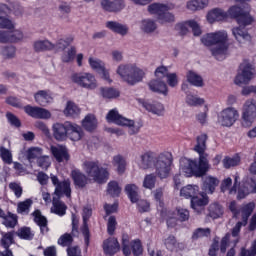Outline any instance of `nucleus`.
Segmentation results:
<instances>
[{"instance_id":"f257e3e1","label":"nucleus","mask_w":256,"mask_h":256,"mask_svg":"<svg viewBox=\"0 0 256 256\" xmlns=\"http://www.w3.org/2000/svg\"><path fill=\"white\" fill-rule=\"evenodd\" d=\"M207 134H200L196 138V145L194 151L199 155V161L188 158L180 160V172L185 177H204L207 174L211 165L209 164V154L207 151Z\"/></svg>"},{"instance_id":"f03ea898","label":"nucleus","mask_w":256,"mask_h":256,"mask_svg":"<svg viewBox=\"0 0 256 256\" xmlns=\"http://www.w3.org/2000/svg\"><path fill=\"white\" fill-rule=\"evenodd\" d=\"M201 43L210 48L211 55L217 61H224L229 55V35L227 31L220 30L208 33L201 38Z\"/></svg>"},{"instance_id":"7ed1b4c3","label":"nucleus","mask_w":256,"mask_h":256,"mask_svg":"<svg viewBox=\"0 0 256 256\" xmlns=\"http://www.w3.org/2000/svg\"><path fill=\"white\" fill-rule=\"evenodd\" d=\"M116 75L128 85H137L145 78V71L136 63H122L118 65Z\"/></svg>"},{"instance_id":"20e7f679","label":"nucleus","mask_w":256,"mask_h":256,"mask_svg":"<svg viewBox=\"0 0 256 256\" xmlns=\"http://www.w3.org/2000/svg\"><path fill=\"white\" fill-rule=\"evenodd\" d=\"M82 169L88 177L96 183H105L109 179V170L99 167V162L86 160L82 164Z\"/></svg>"},{"instance_id":"39448f33","label":"nucleus","mask_w":256,"mask_h":256,"mask_svg":"<svg viewBox=\"0 0 256 256\" xmlns=\"http://www.w3.org/2000/svg\"><path fill=\"white\" fill-rule=\"evenodd\" d=\"M173 165V154L171 152H162L157 155L154 162L155 174L159 179H167L171 175V166Z\"/></svg>"},{"instance_id":"423d86ee","label":"nucleus","mask_w":256,"mask_h":256,"mask_svg":"<svg viewBox=\"0 0 256 256\" xmlns=\"http://www.w3.org/2000/svg\"><path fill=\"white\" fill-rule=\"evenodd\" d=\"M106 120L108 121V123H115L116 125H120L121 127H128L130 135H135L139 133V127L135 126V121L121 116L117 109L110 110L106 115Z\"/></svg>"},{"instance_id":"0eeeda50","label":"nucleus","mask_w":256,"mask_h":256,"mask_svg":"<svg viewBox=\"0 0 256 256\" xmlns=\"http://www.w3.org/2000/svg\"><path fill=\"white\" fill-rule=\"evenodd\" d=\"M72 83L78 85V87H82L83 89H88L89 91H94L99 87L97 83V78L95 75L89 72H78L74 73L71 76Z\"/></svg>"},{"instance_id":"6e6552de","label":"nucleus","mask_w":256,"mask_h":256,"mask_svg":"<svg viewBox=\"0 0 256 256\" xmlns=\"http://www.w3.org/2000/svg\"><path fill=\"white\" fill-rule=\"evenodd\" d=\"M255 77V68L249 60H244L239 67V72L234 80L235 85H247Z\"/></svg>"},{"instance_id":"1a4fd4ad","label":"nucleus","mask_w":256,"mask_h":256,"mask_svg":"<svg viewBox=\"0 0 256 256\" xmlns=\"http://www.w3.org/2000/svg\"><path fill=\"white\" fill-rule=\"evenodd\" d=\"M238 119L239 110L235 107H227L218 114V123L222 127H233Z\"/></svg>"},{"instance_id":"9d476101","label":"nucleus","mask_w":256,"mask_h":256,"mask_svg":"<svg viewBox=\"0 0 256 256\" xmlns=\"http://www.w3.org/2000/svg\"><path fill=\"white\" fill-rule=\"evenodd\" d=\"M50 179L53 187H55L54 195H56L58 198L63 197V195L68 198L71 197V180L65 179L60 181L59 177L54 174L50 175Z\"/></svg>"},{"instance_id":"9b49d317","label":"nucleus","mask_w":256,"mask_h":256,"mask_svg":"<svg viewBox=\"0 0 256 256\" xmlns=\"http://www.w3.org/2000/svg\"><path fill=\"white\" fill-rule=\"evenodd\" d=\"M256 121V104L253 100H247L243 105L242 110V125L251 127Z\"/></svg>"},{"instance_id":"f8f14e48","label":"nucleus","mask_w":256,"mask_h":256,"mask_svg":"<svg viewBox=\"0 0 256 256\" xmlns=\"http://www.w3.org/2000/svg\"><path fill=\"white\" fill-rule=\"evenodd\" d=\"M228 15L236 19L238 25H251L254 21L253 16L249 12H243L239 6L230 7Z\"/></svg>"},{"instance_id":"ddd939ff","label":"nucleus","mask_w":256,"mask_h":256,"mask_svg":"<svg viewBox=\"0 0 256 256\" xmlns=\"http://www.w3.org/2000/svg\"><path fill=\"white\" fill-rule=\"evenodd\" d=\"M157 161V156L153 151H146L140 154L138 159V166L140 169L146 171L147 169H151L155 166V162Z\"/></svg>"},{"instance_id":"4468645a","label":"nucleus","mask_w":256,"mask_h":256,"mask_svg":"<svg viewBox=\"0 0 256 256\" xmlns=\"http://www.w3.org/2000/svg\"><path fill=\"white\" fill-rule=\"evenodd\" d=\"M70 122L55 123L52 126V133L56 141H67Z\"/></svg>"},{"instance_id":"2eb2a0df","label":"nucleus","mask_w":256,"mask_h":256,"mask_svg":"<svg viewBox=\"0 0 256 256\" xmlns=\"http://www.w3.org/2000/svg\"><path fill=\"white\" fill-rule=\"evenodd\" d=\"M248 25H239L232 28V35L240 45L251 42V34L245 29Z\"/></svg>"},{"instance_id":"dca6fc26","label":"nucleus","mask_w":256,"mask_h":256,"mask_svg":"<svg viewBox=\"0 0 256 256\" xmlns=\"http://www.w3.org/2000/svg\"><path fill=\"white\" fill-rule=\"evenodd\" d=\"M123 253L125 256L131 255V250L134 256H139L143 253V246L140 240H134L129 244V241L123 240Z\"/></svg>"},{"instance_id":"f3484780","label":"nucleus","mask_w":256,"mask_h":256,"mask_svg":"<svg viewBox=\"0 0 256 256\" xmlns=\"http://www.w3.org/2000/svg\"><path fill=\"white\" fill-rule=\"evenodd\" d=\"M34 99L41 107H47L53 103V93L49 90H39L34 94Z\"/></svg>"},{"instance_id":"a211bd4d","label":"nucleus","mask_w":256,"mask_h":256,"mask_svg":"<svg viewBox=\"0 0 256 256\" xmlns=\"http://www.w3.org/2000/svg\"><path fill=\"white\" fill-rule=\"evenodd\" d=\"M50 152L52 153L56 161H58V163H63V161H69V150H67V147L63 145L51 146Z\"/></svg>"},{"instance_id":"6ab92c4d","label":"nucleus","mask_w":256,"mask_h":256,"mask_svg":"<svg viewBox=\"0 0 256 256\" xmlns=\"http://www.w3.org/2000/svg\"><path fill=\"white\" fill-rule=\"evenodd\" d=\"M219 183L220 181L217 177L211 175L205 176L203 178L202 189L208 195H213V193H215V189L219 187Z\"/></svg>"},{"instance_id":"aec40b11","label":"nucleus","mask_w":256,"mask_h":256,"mask_svg":"<svg viewBox=\"0 0 256 256\" xmlns=\"http://www.w3.org/2000/svg\"><path fill=\"white\" fill-rule=\"evenodd\" d=\"M101 7L104 11L115 13L124 9L125 2L123 0H101Z\"/></svg>"},{"instance_id":"412c9836","label":"nucleus","mask_w":256,"mask_h":256,"mask_svg":"<svg viewBox=\"0 0 256 256\" xmlns=\"http://www.w3.org/2000/svg\"><path fill=\"white\" fill-rule=\"evenodd\" d=\"M209 197L206 194H200V196H195L191 199V207L196 211V213H203L205 211V205H208Z\"/></svg>"},{"instance_id":"4be33fe9","label":"nucleus","mask_w":256,"mask_h":256,"mask_svg":"<svg viewBox=\"0 0 256 256\" xmlns=\"http://www.w3.org/2000/svg\"><path fill=\"white\" fill-rule=\"evenodd\" d=\"M71 178L74 185L80 189H83V187H86V185L89 183V177H87V175H85L79 169H74L71 171Z\"/></svg>"},{"instance_id":"5701e85b","label":"nucleus","mask_w":256,"mask_h":256,"mask_svg":"<svg viewBox=\"0 0 256 256\" xmlns=\"http://www.w3.org/2000/svg\"><path fill=\"white\" fill-rule=\"evenodd\" d=\"M106 27L107 29H110V31H113V33H118V35H122V37H125V35L129 33V27L117 21L106 22Z\"/></svg>"},{"instance_id":"b1692460","label":"nucleus","mask_w":256,"mask_h":256,"mask_svg":"<svg viewBox=\"0 0 256 256\" xmlns=\"http://www.w3.org/2000/svg\"><path fill=\"white\" fill-rule=\"evenodd\" d=\"M103 250L106 255L113 256L119 251V242L115 238H108L104 241Z\"/></svg>"},{"instance_id":"393cba45","label":"nucleus","mask_w":256,"mask_h":256,"mask_svg":"<svg viewBox=\"0 0 256 256\" xmlns=\"http://www.w3.org/2000/svg\"><path fill=\"white\" fill-rule=\"evenodd\" d=\"M186 80L190 83V85H193L194 87H204L205 85L203 76L193 70L187 71Z\"/></svg>"},{"instance_id":"a878e982","label":"nucleus","mask_w":256,"mask_h":256,"mask_svg":"<svg viewBox=\"0 0 256 256\" xmlns=\"http://www.w3.org/2000/svg\"><path fill=\"white\" fill-rule=\"evenodd\" d=\"M33 49L36 53L53 51V49H55V44L51 43V41L49 40H36L33 43Z\"/></svg>"},{"instance_id":"bb28decb","label":"nucleus","mask_w":256,"mask_h":256,"mask_svg":"<svg viewBox=\"0 0 256 256\" xmlns=\"http://www.w3.org/2000/svg\"><path fill=\"white\" fill-rule=\"evenodd\" d=\"M68 137L71 141H81L83 139V129H81V126L70 122V125H68Z\"/></svg>"},{"instance_id":"cd10ccee","label":"nucleus","mask_w":256,"mask_h":256,"mask_svg":"<svg viewBox=\"0 0 256 256\" xmlns=\"http://www.w3.org/2000/svg\"><path fill=\"white\" fill-rule=\"evenodd\" d=\"M140 29L146 35H151L157 31V22L150 18L143 19L140 22Z\"/></svg>"},{"instance_id":"c85d7f7f","label":"nucleus","mask_w":256,"mask_h":256,"mask_svg":"<svg viewBox=\"0 0 256 256\" xmlns=\"http://www.w3.org/2000/svg\"><path fill=\"white\" fill-rule=\"evenodd\" d=\"M224 19H227V12L220 8H215L209 11L207 14V21L209 23H215V21H223Z\"/></svg>"},{"instance_id":"c756f323","label":"nucleus","mask_w":256,"mask_h":256,"mask_svg":"<svg viewBox=\"0 0 256 256\" xmlns=\"http://www.w3.org/2000/svg\"><path fill=\"white\" fill-rule=\"evenodd\" d=\"M148 86L149 89L154 93H161L162 95H167V84L159 79L151 80L148 83Z\"/></svg>"},{"instance_id":"7c9ffc66","label":"nucleus","mask_w":256,"mask_h":256,"mask_svg":"<svg viewBox=\"0 0 256 256\" xmlns=\"http://www.w3.org/2000/svg\"><path fill=\"white\" fill-rule=\"evenodd\" d=\"M142 105L146 111H149L154 115H163V113H165V107L163 106V104L159 102H154V103L143 102Z\"/></svg>"},{"instance_id":"2f4dec72","label":"nucleus","mask_w":256,"mask_h":256,"mask_svg":"<svg viewBox=\"0 0 256 256\" xmlns=\"http://www.w3.org/2000/svg\"><path fill=\"white\" fill-rule=\"evenodd\" d=\"M147 11L150 15H157V19H159V17L163 15L164 11H169V7L167 4L153 3L148 5Z\"/></svg>"},{"instance_id":"473e14b6","label":"nucleus","mask_w":256,"mask_h":256,"mask_svg":"<svg viewBox=\"0 0 256 256\" xmlns=\"http://www.w3.org/2000/svg\"><path fill=\"white\" fill-rule=\"evenodd\" d=\"M34 222L40 227L41 233L45 234L49 231L47 227V218L41 215V211L36 210L33 212Z\"/></svg>"},{"instance_id":"72a5a7b5","label":"nucleus","mask_w":256,"mask_h":256,"mask_svg":"<svg viewBox=\"0 0 256 256\" xmlns=\"http://www.w3.org/2000/svg\"><path fill=\"white\" fill-rule=\"evenodd\" d=\"M52 205V213H55L60 217H63V215H65L67 212V205H65V203L62 202L59 197H53Z\"/></svg>"},{"instance_id":"f704fd0d","label":"nucleus","mask_w":256,"mask_h":256,"mask_svg":"<svg viewBox=\"0 0 256 256\" xmlns=\"http://www.w3.org/2000/svg\"><path fill=\"white\" fill-rule=\"evenodd\" d=\"M254 210H255V203L253 202H250L248 204H243L240 207L239 213H241L242 221L244 225H247V221L249 217H251V214L253 213Z\"/></svg>"},{"instance_id":"c9c22d12","label":"nucleus","mask_w":256,"mask_h":256,"mask_svg":"<svg viewBox=\"0 0 256 256\" xmlns=\"http://www.w3.org/2000/svg\"><path fill=\"white\" fill-rule=\"evenodd\" d=\"M189 11H201L209 7V0H190L186 4Z\"/></svg>"},{"instance_id":"e433bc0d","label":"nucleus","mask_w":256,"mask_h":256,"mask_svg":"<svg viewBox=\"0 0 256 256\" xmlns=\"http://www.w3.org/2000/svg\"><path fill=\"white\" fill-rule=\"evenodd\" d=\"M112 165L117 168V173H119V175H123L125 169H127V160L121 155H116L112 159Z\"/></svg>"},{"instance_id":"4c0bfd02","label":"nucleus","mask_w":256,"mask_h":256,"mask_svg":"<svg viewBox=\"0 0 256 256\" xmlns=\"http://www.w3.org/2000/svg\"><path fill=\"white\" fill-rule=\"evenodd\" d=\"M125 193L132 203H137L139 201V187H137V185L127 184L125 186Z\"/></svg>"},{"instance_id":"58836bf2","label":"nucleus","mask_w":256,"mask_h":256,"mask_svg":"<svg viewBox=\"0 0 256 256\" xmlns=\"http://www.w3.org/2000/svg\"><path fill=\"white\" fill-rule=\"evenodd\" d=\"M198 193L199 186L197 185H187L180 190L181 197H185V199H193Z\"/></svg>"},{"instance_id":"ea45409f","label":"nucleus","mask_w":256,"mask_h":256,"mask_svg":"<svg viewBox=\"0 0 256 256\" xmlns=\"http://www.w3.org/2000/svg\"><path fill=\"white\" fill-rule=\"evenodd\" d=\"M66 117H79L81 115V109L74 102H67L66 108L64 110Z\"/></svg>"},{"instance_id":"a19ab883","label":"nucleus","mask_w":256,"mask_h":256,"mask_svg":"<svg viewBox=\"0 0 256 256\" xmlns=\"http://www.w3.org/2000/svg\"><path fill=\"white\" fill-rule=\"evenodd\" d=\"M43 155V149L39 147H30L26 151V159L29 161L30 165L35 161V159H39Z\"/></svg>"},{"instance_id":"79ce46f5","label":"nucleus","mask_w":256,"mask_h":256,"mask_svg":"<svg viewBox=\"0 0 256 256\" xmlns=\"http://www.w3.org/2000/svg\"><path fill=\"white\" fill-rule=\"evenodd\" d=\"M82 125L86 131H95L97 129V118L94 115H87L82 121Z\"/></svg>"},{"instance_id":"37998d69","label":"nucleus","mask_w":256,"mask_h":256,"mask_svg":"<svg viewBox=\"0 0 256 256\" xmlns=\"http://www.w3.org/2000/svg\"><path fill=\"white\" fill-rule=\"evenodd\" d=\"M100 93L103 97V99H117L119 97L120 93L119 90L115 88H100Z\"/></svg>"},{"instance_id":"c03bdc74","label":"nucleus","mask_w":256,"mask_h":256,"mask_svg":"<svg viewBox=\"0 0 256 256\" xmlns=\"http://www.w3.org/2000/svg\"><path fill=\"white\" fill-rule=\"evenodd\" d=\"M15 233L14 232H2L1 244L4 249H9L13 243H15Z\"/></svg>"},{"instance_id":"a18cd8bd","label":"nucleus","mask_w":256,"mask_h":256,"mask_svg":"<svg viewBox=\"0 0 256 256\" xmlns=\"http://www.w3.org/2000/svg\"><path fill=\"white\" fill-rule=\"evenodd\" d=\"M239 163H241V158H239V156H233V157L226 156L222 160L224 169H231V167H237Z\"/></svg>"},{"instance_id":"49530a36","label":"nucleus","mask_w":256,"mask_h":256,"mask_svg":"<svg viewBox=\"0 0 256 256\" xmlns=\"http://www.w3.org/2000/svg\"><path fill=\"white\" fill-rule=\"evenodd\" d=\"M156 183H157V174L150 173L144 177L143 187L144 189H155Z\"/></svg>"},{"instance_id":"de8ad7c7","label":"nucleus","mask_w":256,"mask_h":256,"mask_svg":"<svg viewBox=\"0 0 256 256\" xmlns=\"http://www.w3.org/2000/svg\"><path fill=\"white\" fill-rule=\"evenodd\" d=\"M209 217L212 219H219L223 215V208L218 203L211 204L209 206Z\"/></svg>"},{"instance_id":"09e8293b","label":"nucleus","mask_w":256,"mask_h":256,"mask_svg":"<svg viewBox=\"0 0 256 256\" xmlns=\"http://www.w3.org/2000/svg\"><path fill=\"white\" fill-rule=\"evenodd\" d=\"M33 205V200L26 199L23 202H19L17 206V212L21 215H29V209H31V206Z\"/></svg>"},{"instance_id":"8fccbe9b","label":"nucleus","mask_w":256,"mask_h":256,"mask_svg":"<svg viewBox=\"0 0 256 256\" xmlns=\"http://www.w3.org/2000/svg\"><path fill=\"white\" fill-rule=\"evenodd\" d=\"M158 21L161 23V25L175 23V14L169 12V10L164 11L163 14L158 18Z\"/></svg>"},{"instance_id":"3c124183","label":"nucleus","mask_w":256,"mask_h":256,"mask_svg":"<svg viewBox=\"0 0 256 256\" xmlns=\"http://www.w3.org/2000/svg\"><path fill=\"white\" fill-rule=\"evenodd\" d=\"M242 256H256V240L252 243V246L249 250L243 249L241 252ZM226 256H235V249L231 248Z\"/></svg>"},{"instance_id":"603ef678","label":"nucleus","mask_w":256,"mask_h":256,"mask_svg":"<svg viewBox=\"0 0 256 256\" xmlns=\"http://www.w3.org/2000/svg\"><path fill=\"white\" fill-rule=\"evenodd\" d=\"M107 191L111 197H119V195H121V187H119V183L116 181H111L108 183Z\"/></svg>"},{"instance_id":"864d4df0","label":"nucleus","mask_w":256,"mask_h":256,"mask_svg":"<svg viewBox=\"0 0 256 256\" xmlns=\"http://www.w3.org/2000/svg\"><path fill=\"white\" fill-rule=\"evenodd\" d=\"M164 245L166 249H168V251H175V249L179 247V243L173 235H170L166 239H164Z\"/></svg>"},{"instance_id":"5fc2aeb1","label":"nucleus","mask_w":256,"mask_h":256,"mask_svg":"<svg viewBox=\"0 0 256 256\" xmlns=\"http://www.w3.org/2000/svg\"><path fill=\"white\" fill-rule=\"evenodd\" d=\"M75 55H77V50L75 49V47L71 46L62 55L63 63H71V62H73V59H75Z\"/></svg>"},{"instance_id":"6e6d98bb","label":"nucleus","mask_w":256,"mask_h":256,"mask_svg":"<svg viewBox=\"0 0 256 256\" xmlns=\"http://www.w3.org/2000/svg\"><path fill=\"white\" fill-rule=\"evenodd\" d=\"M186 103L187 105H190V107H197V105H203V103H205V100L193 94H188L186 96Z\"/></svg>"},{"instance_id":"4d7b16f0","label":"nucleus","mask_w":256,"mask_h":256,"mask_svg":"<svg viewBox=\"0 0 256 256\" xmlns=\"http://www.w3.org/2000/svg\"><path fill=\"white\" fill-rule=\"evenodd\" d=\"M211 235V229L209 228H198L193 232L192 239H203V237H209Z\"/></svg>"},{"instance_id":"13d9d810","label":"nucleus","mask_w":256,"mask_h":256,"mask_svg":"<svg viewBox=\"0 0 256 256\" xmlns=\"http://www.w3.org/2000/svg\"><path fill=\"white\" fill-rule=\"evenodd\" d=\"M0 156L4 163H7V165H11L13 163V154H11V151L3 146L0 147Z\"/></svg>"},{"instance_id":"bf43d9fd","label":"nucleus","mask_w":256,"mask_h":256,"mask_svg":"<svg viewBox=\"0 0 256 256\" xmlns=\"http://www.w3.org/2000/svg\"><path fill=\"white\" fill-rule=\"evenodd\" d=\"M36 163L38 167H41V169H49V167H51V158L47 155H41L36 160Z\"/></svg>"},{"instance_id":"052dcab7","label":"nucleus","mask_w":256,"mask_h":256,"mask_svg":"<svg viewBox=\"0 0 256 256\" xmlns=\"http://www.w3.org/2000/svg\"><path fill=\"white\" fill-rule=\"evenodd\" d=\"M18 237H20V239H26V240H31L33 239V237H35V234H33V232H31V228L29 227H24L18 230L17 232Z\"/></svg>"},{"instance_id":"680f3d73","label":"nucleus","mask_w":256,"mask_h":256,"mask_svg":"<svg viewBox=\"0 0 256 256\" xmlns=\"http://www.w3.org/2000/svg\"><path fill=\"white\" fill-rule=\"evenodd\" d=\"M89 65L92 69H94L95 71H98V73L100 72L101 69H103L105 67V63H103V61L90 57L89 60Z\"/></svg>"},{"instance_id":"e2e57ef3","label":"nucleus","mask_w":256,"mask_h":256,"mask_svg":"<svg viewBox=\"0 0 256 256\" xmlns=\"http://www.w3.org/2000/svg\"><path fill=\"white\" fill-rule=\"evenodd\" d=\"M116 229H117V219L115 218V216H110L107 222V233L109 235H114Z\"/></svg>"},{"instance_id":"0e129e2a","label":"nucleus","mask_w":256,"mask_h":256,"mask_svg":"<svg viewBox=\"0 0 256 256\" xmlns=\"http://www.w3.org/2000/svg\"><path fill=\"white\" fill-rule=\"evenodd\" d=\"M175 31H177L179 35H187V33H189V21L176 24Z\"/></svg>"},{"instance_id":"69168bd1","label":"nucleus","mask_w":256,"mask_h":256,"mask_svg":"<svg viewBox=\"0 0 256 256\" xmlns=\"http://www.w3.org/2000/svg\"><path fill=\"white\" fill-rule=\"evenodd\" d=\"M73 243V236L71 234H64L58 239V245L62 247H69Z\"/></svg>"},{"instance_id":"338daca9","label":"nucleus","mask_w":256,"mask_h":256,"mask_svg":"<svg viewBox=\"0 0 256 256\" xmlns=\"http://www.w3.org/2000/svg\"><path fill=\"white\" fill-rule=\"evenodd\" d=\"M2 223L3 225H5V227L13 228L15 227V225H17V216L15 215L4 216Z\"/></svg>"},{"instance_id":"774afa93","label":"nucleus","mask_w":256,"mask_h":256,"mask_svg":"<svg viewBox=\"0 0 256 256\" xmlns=\"http://www.w3.org/2000/svg\"><path fill=\"white\" fill-rule=\"evenodd\" d=\"M15 24L9 18L0 16V29H13Z\"/></svg>"}]
</instances>
